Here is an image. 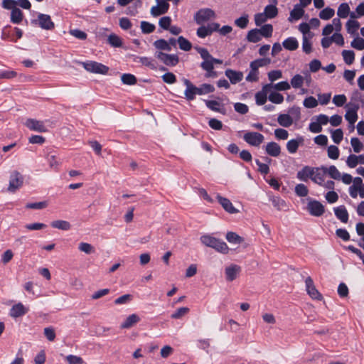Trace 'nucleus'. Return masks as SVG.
<instances>
[{
    "label": "nucleus",
    "instance_id": "1",
    "mask_svg": "<svg viewBox=\"0 0 364 364\" xmlns=\"http://www.w3.org/2000/svg\"><path fill=\"white\" fill-rule=\"evenodd\" d=\"M200 240L204 245L211 247L218 252L227 254L229 251V247L224 241L210 235H202Z\"/></svg>",
    "mask_w": 364,
    "mask_h": 364
},
{
    "label": "nucleus",
    "instance_id": "2",
    "mask_svg": "<svg viewBox=\"0 0 364 364\" xmlns=\"http://www.w3.org/2000/svg\"><path fill=\"white\" fill-rule=\"evenodd\" d=\"M31 23L44 30L50 31L55 28V23L48 14H39L37 18L31 20Z\"/></svg>",
    "mask_w": 364,
    "mask_h": 364
},
{
    "label": "nucleus",
    "instance_id": "3",
    "mask_svg": "<svg viewBox=\"0 0 364 364\" xmlns=\"http://www.w3.org/2000/svg\"><path fill=\"white\" fill-rule=\"evenodd\" d=\"M82 65L87 71L93 73L105 75L109 71V68L107 66L96 61L82 62Z\"/></svg>",
    "mask_w": 364,
    "mask_h": 364
},
{
    "label": "nucleus",
    "instance_id": "4",
    "mask_svg": "<svg viewBox=\"0 0 364 364\" xmlns=\"http://www.w3.org/2000/svg\"><path fill=\"white\" fill-rule=\"evenodd\" d=\"M346 107L348 108V109L345 114V118L352 126V130H353L354 124L358 119L357 112L360 109V105L358 103H353L352 102H350L346 105Z\"/></svg>",
    "mask_w": 364,
    "mask_h": 364
},
{
    "label": "nucleus",
    "instance_id": "5",
    "mask_svg": "<svg viewBox=\"0 0 364 364\" xmlns=\"http://www.w3.org/2000/svg\"><path fill=\"white\" fill-rule=\"evenodd\" d=\"M154 56L166 66L174 67L179 63V57L176 54H168L157 51Z\"/></svg>",
    "mask_w": 364,
    "mask_h": 364
},
{
    "label": "nucleus",
    "instance_id": "6",
    "mask_svg": "<svg viewBox=\"0 0 364 364\" xmlns=\"http://www.w3.org/2000/svg\"><path fill=\"white\" fill-rule=\"evenodd\" d=\"M306 209L309 214L314 217H320L325 212L324 205L318 200L309 198Z\"/></svg>",
    "mask_w": 364,
    "mask_h": 364
},
{
    "label": "nucleus",
    "instance_id": "7",
    "mask_svg": "<svg viewBox=\"0 0 364 364\" xmlns=\"http://www.w3.org/2000/svg\"><path fill=\"white\" fill-rule=\"evenodd\" d=\"M215 18V11L209 8L201 9L198 10L194 16V19L197 24H202L211 18Z\"/></svg>",
    "mask_w": 364,
    "mask_h": 364
},
{
    "label": "nucleus",
    "instance_id": "8",
    "mask_svg": "<svg viewBox=\"0 0 364 364\" xmlns=\"http://www.w3.org/2000/svg\"><path fill=\"white\" fill-rule=\"evenodd\" d=\"M23 175L17 171L12 172L10 175L9 185L8 191L9 192H15L17 189L21 188L23 183Z\"/></svg>",
    "mask_w": 364,
    "mask_h": 364
},
{
    "label": "nucleus",
    "instance_id": "9",
    "mask_svg": "<svg viewBox=\"0 0 364 364\" xmlns=\"http://www.w3.org/2000/svg\"><path fill=\"white\" fill-rule=\"evenodd\" d=\"M244 140L251 146H259L264 141V136L255 132H249L244 134Z\"/></svg>",
    "mask_w": 364,
    "mask_h": 364
},
{
    "label": "nucleus",
    "instance_id": "10",
    "mask_svg": "<svg viewBox=\"0 0 364 364\" xmlns=\"http://www.w3.org/2000/svg\"><path fill=\"white\" fill-rule=\"evenodd\" d=\"M306 289L309 296L318 301L323 299L322 294L316 288L314 281L311 277H308L305 280Z\"/></svg>",
    "mask_w": 364,
    "mask_h": 364
},
{
    "label": "nucleus",
    "instance_id": "11",
    "mask_svg": "<svg viewBox=\"0 0 364 364\" xmlns=\"http://www.w3.org/2000/svg\"><path fill=\"white\" fill-rule=\"evenodd\" d=\"M157 5L154 6L151 9V14L154 17H157L165 14L169 9V4L165 0H156Z\"/></svg>",
    "mask_w": 364,
    "mask_h": 364
},
{
    "label": "nucleus",
    "instance_id": "12",
    "mask_svg": "<svg viewBox=\"0 0 364 364\" xmlns=\"http://www.w3.org/2000/svg\"><path fill=\"white\" fill-rule=\"evenodd\" d=\"M25 126L30 130L36 131L38 132H46L48 131L43 122L35 119H27L25 122Z\"/></svg>",
    "mask_w": 364,
    "mask_h": 364
},
{
    "label": "nucleus",
    "instance_id": "13",
    "mask_svg": "<svg viewBox=\"0 0 364 364\" xmlns=\"http://www.w3.org/2000/svg\"><path fill=\"white\" fill-rule=\"evenodd\" d=\"M272 84L264 85L261 91L255 94V101L257 105H263L266 103L267 99V92L272 89Z\"/></svg>",
    "mask_w": 364,
    "mask_h": 364
},
{
    "label": "nucleus",
    "instance_id": "14",
    "mask_svg": "<svg viewBox=\"0 0 364 364\" xmlns=\"http://www.w3.org/2000/svg\"><path fill=\"white\" fill-rule=\"evenodd\" d=\"M28 308L26 307L22 303L18 302L12 306L10 309L9 315L14 318L21 317L28 312Z\"/></svg>",
    "mask_w": 364,
    "mask_h": 364
},
{
    "label": "nucleus",
    "instance_id": "15",
    "mask_svg": "<svg viewBox=\"0 0 364 364\" xmlns=\"http://www.w3.org/2000/svg\"><path fill=\"white\" fill-rule=\"evenodd\" d=\"M183 83L186 88L184 92L185 97L188 101H192L196 99L197 93V87L194 85L188 79H183Z\"/></svg>",
    "mask_w": 364,
    "mask_h": 364
},
{
    "label": "nucleus",
    "instance_id": "16",
    "mask_svg": "<svg viewBox=\"0 0 364 364\" xmlns=\"http://www.w3.org/2000/svg\"><path fill=\"white\" fill-rule=\"evenodd\" d=\"M216 198L223 209L228 213L234 214L239 212L228 198L223 197L219 194L217 195Z\"/></svg>",
    "mask_w": 364,
    "mask_h": 364
},
{
    "label": "nucleus",
    "instance_id": "17",
    "mask_svg": "<svg viewBox=\"0 0 364 364\" xmlns=\"http://www.w3.org/2000/svg\"><path fill=\"white\" fill-rule=\"evenodd\" d=\"M315 167H311L309 166H304L296 173V178L302 181H307L309 178L312 180L313 175L314 173Z\"/></svg>",
    "mask_w": 364,
    "mask_h": 364
},
{
    "label": "nucleus",
    "instance_id": "18",
    "mask_svg": "<svg viewBox=\"0 0 364 364\" xmlns=\"http://www.w3.org/2000/svg\"><path fill=\"white\" fill-rule=\"evenodd\" d=\"M225 76L230 80L231 84H237L242 80L243 73L232 69H227L225 71Z\"/></svg>",
    "mask_w": 364,
    "mask_h": 364
},
{
    "label": "nucleus",
    "instance_id": "19",
    "mask_svg": "<svg viewBox=\"0 0 364 364\" xmlns=\"http://www.w3.org/2000/svg\"><path fill=\"white\" fill-rule=\"evenodd\" d=\"M314 173L312 177V181L319 186H323V183L324 182V176L326 174L324 166H321V167H315Z\"/></svg>",
    "mask_w": 364,
    "mask_h": 364
},
{
    "label": "nucleus",
    "instance_id": "20",
    "mask_svg": "<svg viewBox=\"0 0 364 364\" xmlns=\"http://www.w3.org/2000/svg\"><path fill=\"white\" fill-rule=\"evenodd\" d=\"M133 60L136 63H140L151 70H156L157 68L155 60L151 58L133 55Z\"/></svg>",
    "mask_w": 364,
    "mask_h": 364
},
{
    "label": "nucleus",
    "instance_id": "21",
    "mask_svg": "<svg viewBox=\"0 0 364 364\" xmlns=\"http://www.w3.org/2000/svg\"><path fill=\"white\" fill-rule=\"evenodd\" d=\"M240 267L237 264H232L225 268V277L229 282L235 280L239 272H240Z\"/></svg>",
    "mask_w": 364,
    "mask_h": 364
},
{
    "label": "nucleus",
    "instance_id": "22",
    "mask_svg": "<svg viewBox=\"0 0 364 364\" xmlns=\"http://www.w3.org/2000/svg\"><path fill=\"white\" fill-rule=\"evenodd\" d=\"M336 217L342 223H346L348 220L349 215L344 205H340L333 208Z\"/></svg>",
    "mask_w": 364,
    "mask_h": 364
},
{
    "label": "nucleus",
    "instance_id": "23",
    "mask_svg": "<svg viewBox=\"0 0 364 364\" xmlns=\"http://www.w3.org/2000/svg\"><path fill=\"white\" fill-rule=\"evenodd\" d=\"M304 142V138L299 136L296 139H291L287 143V149L290 154H294L297 151L300 144Z\"/></svg>",
    "mask_w": 364,
    "mask_h": 364
},
{
    "label": "nucleus",
    "instance_id": "24",
    "mask_svg": "<svg viewBox=\"0 0 364 364\" xmlns=\"http://www.w3.org/2000/svg\"><path fill=\"white\" fill-rule=\"evenodd\" d=\"M206 107L212 111L225 114L226 109L223 105L220 106V103L216 100H205Z\"/></svg>",
    "mask_w": 364,
    "mask_h": 364
},
{
    "label": "nucleus",
    "instance_id": "25",
    "mask_svg": "<svg viewBox=\"0 0 364 364\" xmlns=\"http://www.w3.org/2000/svg\"><path fill=\"white\" fill-rule=\"evenodd\" d=\"M266 152L268 155L277 157L281 153V147L280 146L274 141L269 142L266 145Z\"/></svg>",
    "mask_w": 364,
    "mask_h": 364
},
{
    "label": "nucleus",
    "instance_id": "26",
    "mask_svg": "<svg viewBox=\"0 0 364 364\" xmlns=\"http://www.w3.org/2000/svg\"><path fill=\"white\" fill-rule=\"evenodd\" d=\"M13 28L10 25L5 26L1 31V38L4 41H10L11 42L16 43V39H15L14 36L12 34Z\"/></svg>",
    "mask_w": 364,
    "mask_h": 364
},
{
    "label": "nucleus",
    "instance_id": "27",
    "mask_svg": "<svg viewBox=\"0 0 364 364\" xmlns=\"http://www.w3.org/2000/svg\"><path fill=\"white\" fill-rule=\"evenodd\" d=\"M23 18V11L18 7L12 9L10 15V21L14 24H19Z\"/></svg>",
    "mask_w": 364,
    "mask_h": 364
},
{
    "label": "nucleus",
    "instance_id": "28",
    "mask_svg": "<svg viewBox=\"0 0 364 364\" xmlns=\"http://www.w3.org/2000/svg\"><path fill=\"white\" fill-rule=\"evenodd\" d=\"M140 321L138 315L133 314L129 315L125 321L121 323V328H129Z\"/></svg>",
    "mask_w": 364,
    "mask_h": 364
},
{
    "label": "nucleus",
    "instance_id": "29",
    "mask_svg": "<svg viewBox=\"0 0 364 364\" xmlns=\"http://www.w3.org/2000/svg\"><path fill=\"white\" fill-rule=\"evenodd\" d=\"M304 8L301 6V5L296 4L294 6V9L290 12V16L289 18V21H291L294 20L300 19L304 14Z\"/></svg>",
    "mask_w": 364,
    "mask_h": 364
},
{
    "label": "nucleus",
    "instance_id": "30",
    "mask_svg": "<svg viewBox=\"0 0 364 364\" xmlns=\"http://www.w3.org/2000/svg\"><path fill=\"white\" fill-rule=\"evenodd\" d=\"M282 45L285 49L291 51L296 50L299 47V43L294 37H289L286 38L283 41Z\"/></svg>",
    "mask_w": 364,
    "mask_h": 364
},
{
    "label": "nucleus",
    "instance_id": "31",
    "mask_svg": "<svg viewBox=\"0 0 364 364\" xmlns=\"http://www.w3.org/2000/svg\"><path fill=\"white\" fill-rule=\"evenodd\" d=\"M246 39L250 43H257L262 40L261 33L259 31V28H254L247 33Z\"/></svg>",
    "mask_w": 364,
    "mask_h": 364
},
{
    "label": "nucleus",
    "instance_id": "32",
    "mask_svg": "<svg viewBox=\"0 0 364 364\" xmlns=\"http://www.w3.org/2000/svg\"><path fill=\"white\" fill-rule=\"evenodd\" d=\"M278 123L284 127H289L293 124V119L289 114H280L277 118Z\"/></svg>",
    "mask_w": 364,
    "mask_h": 364
},
{
    "label": "nucleus",
    "instance_id": "33",
    "mask_svg": "<svg viewBox=\"0 0 364 364\" xmlns=\"http://www.w3.org/2000/svg\"><path fill=\"white\" fill-rule=\"evenodd\" d=\"M107 43L113 48H120L122 46V40L115 33H111L108 36Z\"/></svg>",
    "mask_w": 364,
    "mask_h": 364
},
{
    "label": "nucleus",
    "instance_id": "34",
    "mask_svg": "<svg viewBox=\"0 0 364 364\" xmlns=\"http://www.w3.org/2000/svg\"><path fill=\"white\" fill-rule=\"evenodd\" d=\"M250 71L246 77V80L247 82H257L259 80V68L253 65L252 62L250 64Z\"/></svg>",
    "mask_w": 364,
    "mask_h": 364
},
{
    "label": "nucleus",
    "instance_id": "35",
    "mask_svg": "<svg viewBox=\"0 0 364 364\" xmlns=\"http://www.w3.org/2000/svg\"><path fill=\"white\" fill-rule=\"evenodd\" d=\"M50 225L53 228L62 230H68L71 228V225L70 224L69 222L61 220H54L51 222Z\"/></svg>",
    "mask_w": 364,
    "mask_h": 364
},
{
    "label": "nucleus",
    "instance_id": "36",
    "mask_svg": "<svg viewBox=\"0 0 364 364\" xmlns=\"http://www.w3.org/2000/svg\"><path fill=\"white\" fill-rule=\"evenodd\" d=\"M226 240L232 244L239 245L244 242V238L234 232H228L226 234Z\"/></svg>",
    "mask_w": 364,
    "mask_h": 364
},
{
    "label": "nucleus",
    "instance_id": "37",
    "mask_svg": "<svg viewBox=\"0 0 364 364\" xmlns=\"http://www.w3.org/2000/svg\"><path fill=\"white\" fill-rule=\"evenodd\" d=\"M215 91L213 85L208 83L201 84L199 87H197V93L199 95H206L212 93Z\"/></svg>",
    "mask_w": 364,
    "mask_h": 364
},
{
    "label": "nucleus",
    "instance_id": "38",
    "mask_svg": "<svg viewBox=\"0 0 364 364\" xmlns=\"http://www.w3.org/2000/svg\"><path fill=\"white\" fill-rule=\"evenodd\" d=\"M326 173L334 180H341V174L338 168L334 166L331 165L328 168L324 166Z\"/></svg>",
    "mask_w": 364,
    "mask_h": 364
},
{
    "label": "nucleus",
    "instance_id": "39",
    "mask_svg": "<svg viewBox=\"0 0 364 364\" xmlns=\"http://www.w3.org/2000/svg\"><path fill=\"white\" fill-rule=\"evenodd\" d=\"M179 48L184 51H189L192 48L191 43L183 36H181L177 39Z\"/></svg>",
    "mask_w": 364,
    "mask_h": 364
},
{
    "label": "nucleus",
    "instance_id": "40",
    "mask_svg": "<svg viewBox=\"0 0 364 364\" xmlns=\"http://www.w3.org/2000/svg\"><path fill=\"white\" fill-rule=\"evenodd\" d=\"M154 46L156 48L161 50H171V47L169 46V43L165 39L163 38L155 41L154 42Z\"/></svg>",
    "mask_w": 364,
    "mask_h": 364
},
{
    "label": "nucleus",
    "instance_id": "41",
    "mask_svg": "<svg viewBox=\"0 0 364 364\" xmlns=\"http://www.w3.org/2000/svg\"><path fill=\"white\" fill-rule=\"evenodd\" d=\"M264 13L268 18H273L277 16L278 9L275 5L269 4L265 6Z\"/></svg>",
    "mask_w": 364,
    "mask_h": 364
},
{
    "label": "nucleus",
    "instance_id": "42",
    "mask_svg": "<svg viewBox=\"0 0 364 364\" xmlns=\"http://www.w3.org/2000/svg\"><path fill=\"white\" fill-rule=\"evenodd\" d=\"M347 32L351 35L354 34L360 27V23L355 20H348L346 24Z\"/></svg>",
    "mask_w": 364,
    "mask_h": 364
},
{
    "label": "nucleus",
    "instance_id": "43",
    "mask_svg": "<svg viewBox=\"0 0 364 364\" xmlns=\"http://www.w3.org/2000/svg\"><path fill=\"white\" fill-rule=\"evenodd\" d=\"M342 55L343 58L344 62L347 65H351L355 60V53L351 50H343L342 51Z\"/></svg>",
    "mask_w": 364,
    "mask_h": 364
},
{
    "label": "nucleus",
    "instance_id": "44",
    "mask_svg": "<svg viewBox=\"0 0 364 364\" xmlns=\"http://www.w3.org/2000/svg\"><path fill=\"white\" fill-rule=\"evenodd\" d=\"M350 14V7L347 3H342L337 11V15L342 18H346Z\"/></svg>",
    "mask_w": 364,
    "mask_h": 364
},
{
    "label": "nucleus",
    "instance_id": "45",
    "mask_svg": "<svg viewBox=\"0 0 364 364\" xmlns=\"http://www.w3.org/2000/svg\"><path fill=\"white\" fill-rule=\"evenodd\" d=\"M121 80L123 84L128 85H135L137 82L136 77L130 73H124L121 76Z\"/></svg>",
    "mask_w": 364,
    "mask_h": 364
},
{
    "label": "nucleus",
    "instance_id": "46",
    "mask_svg": "<svg viewBox=\"0 0 364 364\" xmlns=\"http://www.w3.org/2000/svg\"><path fill=\"white\" fill-rule=\"evenodd\" d=\"M156 26L154 24L148 21H142L141 22V29L143 33L149 34L155 31Z\"/></svg>",
    "mask_w": 364,
    "mask_h": 364
},
{
    "label": "nucleus",
    "instance_id": "47",
    "mask_svg": "<svg viewBox=\"0 0 364 364\" xmlns=\"http://www.w3.org/2000/svg\"><path fill=\"white\" fill-rule=\"evenodd\" d=\"M335 14L334 9L326 7L321 10L319 13V17L323 20H328L331 18Z\"/></svg>",
    "mask_w": 364,
    "mask_h": 364
},
{
    "label": "nucleus",
    "instance_id": "48",
    "mask_svg": "<svg viewBox=\"0 0 364 364\" xmlns=\"http://www.w3.org/2000/svg\"><path fill=\"white\" fill-rule=\"evenodd\" d=\"M259 31L262 37L269 38L272 36L273 26L271 24H265L259 28Z\"/></svg>",
    "mask_w": 364,
    "mask_h": 364
},
{
    "label": "nucleus",
    "instance_id": "49",
    "mask_svg": "<svg viewBox=\"0 0 364 364\" xmlns=\"http://www.w3.org/2000/svg\"><path fill=\"white\" fill-rule=\"evenodd\" d=\"M304 78L299 74L295 75L291 79V85L294 88H301L304 83Z\"/></svg>",
    "mask_w": 364,
    "mask_h": 364
},
{
    "label": "nucleus",
    "instance_id": "50",
    "mask_svg": "<svg viewBox=\"0 0 364 364\" xmlns=\"http://www.w3.org/2000/svg\"><path fill=\"white\" fill-rule=\"evenodd\" d=\"M295 193L299 197H305L308 195L309 190L304 184L299 183L295 186Z\"/></svg>",
    "mask_w": 364,
    "mask_h": 364
},
{
    "label": "nucleus",
    "instance_id": "51",
    "mask_svg": "<svg viewBox=\"0 0 364 364\" xmlns=\"http://www.w3.org/2000/svg\"><path fill=\"white\" fill-rule=\"evenodd\" d=\"M189 311L190 309L188 307H181L171 315V318L173 319H179L188 314Z\"/></svg>",
    "mask_w": 364,
    "mask_h": 364
},
{
    "label": "nucleus",
    "instance_id": "52",
    "mask_svg": "<svg viewBox=\"0 0 364 364\" xmlns=\"http://www.w3.org/2000/svg\"><path fill=\"white\" fill-rule=\"evenodd\" d=\"M268 98L270 102L274 104H281L284 101L283 95L277 92H271Z\"/></svg>",
    "mask_w": 364,
    "mask_h": 364
},
{
    "label": "nucleus",
    "instance_id": "53",
    "mask_svg": "<svg viewBox=\"0 0 364 364\" xmlns=\"http://www.w3.org/2000/svg\"><path fill=\"white\" fill-rule=\"evenodd\" d=\"M331 138L334 143L339 144L343 138V132L341 129L332 131Z\"/></svg>",
    "mask_w": 364,
    "mask_h": 364
},
{
    "label": "nucleus",
    "instance_id": "54",
    "mask_svg": "<svg viewBox=\"0 0 364 364\" xmlns=\"http://www.w3.org/2000/svg\"><path fill=\"white\" fill-rule=\"evenodd\" d=\"M328 156L331 159H337L339 157V149L335 145H331L328 147Z\"/></svg>",
    "mask_w": 364,
    "mask_h": 364
},
{
    "label": "nucleus",
    "instance_id": "55",
    "mask_svg": "<svg viewBox=\"0 0 364 364\" xmlns=\"http://www.w3.org/2000/svg\"><path fill=\"white\" fill-rule=\"evenodd\" d=\"M351 46L358 50L364 49V39L359 36L355 38L351 42Z\"/></svg>",
    "mask_w": 364,
    "mask_h": 364
},
{
    "label": "nucleus",
    "instance_id": "56",
    "mask_svg": "<svg viewBox=\"0 0 364 364\" xmlns=\"http://www.w3.org/2000/svg\"><path fill=\"white\" fill-rule=\"evenodd\" d=\"M171 18L170 16H164L159 19V25L164 30H168L171 27Z\"/></svg>",
    "mask_w": 364,
    "mask_h": 364
},
{
    "label": "nucleus",
    "instance_id": "57",
    "mask_svg": "<svg viewBox=\"0 0 364 364\" xmlns=\"http://www.w3.org/2000/svg\"><path fill=\"white\" fill-rule=\"evenodd\" d=\"M249 22L248 16L244 15L235 21V24L240 28H245Z\"/></svg>",
    "mask_w": 364,
    "mask_h": 364
},
{
    "label": "nucleus",
    "instance_id": "58",
    "mask_svg": "<svg viewBox=\"0 0 364 364\" xmlns=\"http://www.w3.org/2000/svg\"><path fill=\"white\" fill-rule=\"evenodd\" d=\"M303 105L306 108H314L318 105V101L313 96H310L305 98Z\"/></svg>",
    "mask_w": 364,
    "mask_h": 364
},
{
    "label": "nucleus",
    "instance_id": "59",
    "mask_svg": "<svg viewBox=\"0 0 364 364\" xmlns=\"http://www.w3.org/2000/svg\"><path fill=\"white\" fill-rule=\"evenodd\" d=\"M302 49L306 54H309L312 51V43L307 38L306 36H303Z\"/></svg>",
    "mask_w": 364,
    "mask_h": 364
},
{
    "label": "nucleus",
    "instance_id": "60",
    "mask_svg": "<svg viewBox=\"0 0 364 364\" xmlns=\"http://www.w3.org/2000/svg\"><path fill=\"white\" fill-rule=\"evenodd\" d=\"M162 80L164 82L167 84H173L176 82V75L171 72H167L162 75Z\"/></svg>",
    "mask_w": 364,
    "mask_h": 364
},
{
    "label": "nucleus",
    "instance_id": "61",
    "mask_svg": "<svg viewBox=\"0 0 364 364\" xmlns=\"http://www.w3.org/2000/svg\"><path fill=\"white\" fill-rule=\"evenodd\" d=\"M78 249L86 254H91L95 252L93 246L87 242H80Z\"/></svg>",
    "mask_w": 364,
    "mask_h": 364
},
{
    "label": "nucleus",
    "instance_id": "62",
    "mask_svg": "<svg viewBox=\"0 0 364 364\" xmlns=\"http://www.w3.org/2000/svg\"><path fill=\"white\" fill-rule=\"evenodd\" d=\"M235 110L241 114H245L249 111V107L247 105L241 103V102H237L234 105Z\"/></svg>",
    "mask_w": 364,
    "mask_h": 364
},
{
    "label": "nucleus",
    "instance_id": "63",
    "mask_svg": "<svg viewBox=\"0 0 364 364\" xmlns=\"http://www.w3.org/2000/svg\"><path fill=\"white\" fill-rule=\"evenodd\" d=\"M274 135L277 139L285 140L288 138L289 133L284 129L278 128L274 130Z\"/></svg>",
    "mask_w": 364,
    "mask_h": 364
},
{
    "label": "nucleus",
    "instance_id": "64",
    "mask_svg": "<svg viewBox=\"0 0 364 364\" xmlns=\"http://www.w3.org/2000/svg\"><path fill=\"white\" fill-rule=\"evenodd\" d=\"M66 360L69 363V364H82L84 363L82 358L81 357L69 355L66 357Z\"/></svg>",
    "mask_w": 364,
    "mask_h": 364
}]
</instances>
